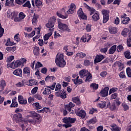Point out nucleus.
I'll list each match as a JSON object with an SVG mask.
<instances>
[{"instance_id": "f257e3e1", "label": "nucleus", "mask_w": 131, "mask_h": 131, "mask_svg": "<svg viewBox=\"0 0 131 131\" xmlns=\"http://www.w3.org/2000/svg\"><path fill=\"white\" fill-rule=\"evenodd\" d=\"M55 63L57 66L63 68L66 65V61L64 60V55L61 53H58L56 56Z\"/></svg>"}, {"instance_id": "f8f14e48", "label": "nucleus", "mask_w": 131, "mask_h": 131, "mask_svg": "<svg viewBox=\"0 0 131 131\" xmlns=\"http://www.w3.org/2000/svg\"><path fill=\"white\" fill-rule=\"evenodd\" d=\"M75 9H76V6H75V4L73 3L71 4L70 9L67 11V14H73V13H74V11H75Z\"/></svg>"}, {"instance_id": "2f4dec72", "label": "nucleus", "mask_w": 131, "mask_h": 131, "mask_svg": "<svg viewBox=\"0 0 131 131\" xmlns=\"http://www.w3.org/2000/svg\"><path fill=\"white\" fill-rule=\"evenodd\" d=\"M116 51V45L113 46L108 50V53L110 55L114 54Z\"/></svg>"}, {"instance_id": "ddd939ff", "label": "nucleus", "mask_w": 131, "mask_h": 131, "mask_svg": "<svg viewBox=\"0 0 131 131\" xmlns=\"http://www.w3.org/2000/svg\"><path fill=\"white\" fill-rule=\"evenodd\" d=\"M91 20L94 22H97L100 20V14L98 11H96L92 16Z\"/></svg>"}, {"instance_id": "4be33fe9", "label": "nucleus", "mask_w": 131, "mask_h": 131, "mask_svg": "<svg viewBox=\"0 0 131 131\" xmlns=\"http://www.w3.org/2000/svg\"><path fill=\"white\" fill-rule=\"evenodd\" d=\"M76 114L77 116H79V117H81L82 118H84V117H85V115H86L85 111L82 110L77 112Z\"/></svg>"}, {"instance_id": "09e8293b", "label": "nucleus", "mask_w": 131, "mask_h": 131, "mask_svg": "<svg viewBox=\"0 0 131 131\" xmlns=\"http://www.w3.org/2000/svg\"><path fill=\"white\" fill-rule=\"evenodd\" d=\"M57 15L59 18H61V19H67L68 18V15H63L62 14L59 13V12H57Z\"/></svg>"}, {"instance_id": "6ab92c4d", "label": "nucleus", "mask_w": 131, "mask_h": 131, "mask_svg": "<svg viewBox=\"0 0 131 131\" xmlns=\"http://www.w3.org/2000/svg\"><path fill=\"white\" fill-rule=\"evenodd\" d=\"M79 76H77V77L75 79H72L75 84L78 85V84H81V83H83V81H82V79H79Z\"/></svg>"}, {"instance_id": "cd10ccee", "label": "nucleus", "mask_w": 131, "mask_h": 131, "mask_svg": "<svg viewBox=\"0 0 131 131\" xmlns=\"http://www.w3.org/2000/svg\"><path fill=\"white\" fill-rule=\"evenodd\" d=\"M55 79H56V77H55V76H47L46 77V78H45V81H46V82H53V81H54V80H55Z\"/></svg>"}, {"instance_id": "de8ad7c7", "label": "nucleus", "mask_w": 131, "mask_h": 131, "mask_svg": "<svg viewBox=\"0 0 131 131\" xmlns=\"http://www.w3.org/2000/svg\"><path fill=\"white\" fill-rule=\"evenodd\" d=\"M23 7L25 8H28V9L31 8V4H30V2L29 1H28L25 4H24L23 5Z\"/></svg>"}, {"instance_id": "8fccbe9b", "label": "nucleus", "mask_w": 131, "mask_h": 131, "mask_svg": "<svg viewBox=\"0 0 131 131\" xmlns=\"http://www.w3.org/2000/svg\"><path fill=\"white\" fill-rule=\"evenodd\" d=\"M123 46H122V45H119L117 47V52H118V53H120L123 51Z\"/></svg>"}, {"instance_id": "338daca9", "label": "nucleus", "mask_w": 131, "mask_h": 131, "mask_svg": "<svg viewBox=\"0 0 131 131\" xmlns=\"http://www.w3.org/2000/svg\"><path fill=\"white\" fill-rule=\"evenodd\" d=\"M88 123H89V124H95V123H96V119H90L89 122Z\"/></svg>"}, {"instance_id": "e2e57ef3", "label": "nucleus", "mask_w": 131, "mask_h": 131, "mask_svg": "<svg viewBox=\"0 0 131 131\" xmlns=\"http://www.w3.org/2000/svg\"><path fill=\"white\" fill-rule=\"evenodd\" d=\"M14 59H15V56H10L7 58V62H12V60H14Z\"/></svg>"}, {"instance_id": "7c9ffc66", "label": "nucleus", "mask_w": 131, "mask_h": 131, "mask_svg": "<svg viewBox=\"0 0 131 131\" xmlns=\"http://www.w3.org/2000/svg\"><path fill=\"white\" fill-rule=\"evenodd\" d=\"M111 127L112 131H120V127L117 126L116 124L111 125Z\"/></svg>"}, {"instance_id": "a18cd8bd", "label": "nucleus", "mask_w": 131, "mask_h": 131, "mask_svg": "<svg viewBox=\"0 0 131 131\" xmlns=\"http://www.w3.org/2000/svg\"><path fill=\"white\" fill-rule=\"evenodd\" d=\"M14 45H15L14 42L13 41L11 42V40L10 39V38H8L7 40L5 46H7V47H8L9 46H14Z\"/></svg>"}, {"instance_id": "412c9836", "label": "nucleus", "mask_w": 131, "mask_h": 131, "mask_svg": "<svg viewBox=\"0 0 131 131\" xmlns=\"http://www.w3.org/2000/svg\"><path fill=\"white\" fill-rule=\"evenodd\" d=\"M104 59V55L102 54H99L96 56L95 59L94 60L95 63H99Z\"/></svg>"}, {"instance_id": "0e129e2a", "label": "nucleus", "mask_w": 131, "mask_h": 131, "mask_svg": "<svg viewBox=\"0 0 131 131\" xmlns=\"http://www.w3.org/2000/svg\"><path fill=\"white\" fill-rule=\"evenodd\" d=\"M18 16V12L13 11L11 13V16L12 18H16Z\"/></svg>"}, {"instance_id": "603ef678", "label": "nucleus", "mask_w": 131, "mask_h": 131, "mask_svg": "<svg viewBox=\"0 0 131 131\" xmlns=\"http://www.w3.org/2000/svg\"><path fill=\"white\" fill-rule=\"evenodd\" d=\"M118 96V94L117 93L112 94L111 95V100H116V99H117Z\"/></svg>"}, {"instance_id": "4468645a", "label": "nucleus", "mask_w": 131, "mask_h": 131, "mask_svg": "<svg viewBox=\"0 0 131 131\" xmlns=\"http://www.w3.org/2000/svg\"><path fill=\"white\" fill-rule=\"evenodd\" d=\"M91 38H92V36L89 35V34H87L85 36H83L81 38L80 41H81L82 42H85V41H87V42H89V41L91 40Z\"/></svg>"}, {"instance_id": "37998d69", "label": "nucleus", "mask_w": 131, "mask_h": 131, "mask_svg": "<svg viewBox=\"0 0 131 131\" xmlns=\"http://www.w3.org/2000/svg\"><path fill=\"white\" fill-rule=\"evenodd\" d=\"M118 91V88H111L108 93V95H111V94L115 93L116 92H117Z\"/></svg>"}, {"instance_id": "680f3d73", "label": "nucleus", "mask_w": 131, "mask_h": 131, "mask_svg": "<svg viewBox=\"0 0 131 131\" xmlns=\"http://www.w3.org/2000/svg\"><path fill=\"white\" fill-rule=\"evenodd\" d=\"M37 90H38V87H34L31 91V94H33V95H34V94H36Z\"/></svg>"}, {"instance_id": "a878e982", "label": "nucleus", "mask_w": 131, "mask_h": 131, "mask_svg": "<svg viewBox=\"0 0 131 131\" xmlns=\"http://www.w3.org/2000/svg\"><path fill=\"white\" fill-rule=\"evenodd\" d=\"M110 104H111L110 101H108L107 102V105H106L107 108H110L111 111H114V110H116V105L113 104L110 106Z\"/></svg>"}, {"instance_id": "49530a36", "label": "nucleus", "mask_w": 131, "mask_h": 131, "mask_svg": "<svg viewBox=\"0 0 131 131\" xmlns=\"http://www.w3.org/2000/svg\"><path fill=\"white\" fill-rule=\"evenodd\" d=\"M6 50L8 52H15V50H16V47H9L6 48Z\"/></svg>"}, {"instance_id": "473e14b6", "label": "nucleus", "mask_w": 131, "mask_h": 131, "mask_svg": "<svg viewBox=\"0 0 131 131\" xmlns=\"http://www.w3.org/2000/svg\"><path fill=\"white\" fill-rule=\"evenodd\" d=\"M85 56H86V54L84 53H78L76 54L75 58H81V59H82L83 58H84Z\"/></svg>"}, {"instance_id": "0eeeda50", "label": "nucleus", "mask_w": 131, "mask_h": 131, "mask_svg": "<svg viewBox=\"0 0 131 131\" xmlns=\"http://www.w3.org/2000/svg\"><path fill=\"white\" fill-rule=\"evenodd\" d=\"M77 15L80 19H82V20H86V15L84 14V13H83L82 8H80L78 9L77 11Z\"/></svg>"}, {"instance_id": "6e6552de", "label": "nucleus", "mask_w": 131, "mask_h": 131, "mask_svg": "<svg viewBox=\"0 0 131 131\" xmlns=\"http://www.w3.org/2000/svg\"><path fill=\"white\" fill-rule=\"evenodd\" d=\"M108 92H109V87H105L100 91L99 95L101 97H107L108 96Z\"/></svg>"}, {"instance_id": "b1692460", "label": "nucleus", "mask_w": 131, "mask_h": 131, "mask_svg": "<svg viewBox=\"0 0 131 131\" xmlns=\"http://www.w3.org/2000/svg\"><path fill=\"white\" fill-rule=\"evenodd\" d=\"M16 99L17 98L15 97V98L12 99V103L10 105L11 108H17L18 107V102Z\"/></svg>"}, {"instance_id": "e433bc0d", "label": "nucleus", "mask_w": 131, "mask_h": 131, "mask_svg": "<svg viewBox=\"0 0 131 131\" xmlns=\"http://www.w3.org/2000/svg\"><path fill=\"white\" fill-rule=\"evenodd\" d=\"M51 93L52 92L51 91V89L47 87V88L45 89L44 91L42 92V95H46L47 96H48V95H50V94H51Z\"/></svg>"}, {"instance_id": "69168bd1", "label": "nucleus", "mask_w": 131, "mask_h": 131, "mask_svg": "<svg viewBox=\"0 0 131 131\" xmlns=\"http://www.w3.org/2000/svg\"><path fill=\"white\" fill-rule=\"evenodd\" d=\"M42 64H41L40 62L38 61L37 63H36L35 68H40V67H42Z\"/></svg>"}, {"instance_id": "c756f323", "label": "nucleus", "mask_w": 131, "mask_h": 131, "mask_svg": "<svg viewBox=\"0 0 131 131\" xmlns=\"http://www.w3.org/2000/svg\"><path fill=\"white\" fill-rule=\"evenodd\" d=\"M6 87V81L5 80H0V90L1 91H4L5 88Z\"/></svg>"}, {"instance_id": "f3484780", "label": "nucleus", "mask_w": 131, "mask_h": 131, "mask_svg": "<svg viewBox=\"0 0 131 131\" xmlns=\"http://www.w3.org/2000/svg\"><path fill=\"white\" fill-rule=\"evenodd\" d=\"M13 74L14 75H16V76H19V77H22L23 73L22 69H17L13 72Z\"/></svg>"}, {"instance_id": "79ce46f5", "label": "nucleus", "mask_w": 131, "mask_h": 131, "mask_svg": "<svg viewBox=\"0 0 131 131\" xmlns=\"http://www.w3.org/2000/svg\"><path fill=\"white\" fill-rule=\"evenodd\" d=\"M129 30L127 28H124L121 32L122 36L125 37L127 36V33Z\"/></svg>"}, {"instance_id": "9d476101", "label": "nucleus", "mask_w": 131, "mask_h": 131, "mask_svg": "<svg viewBox=\"0 0 131 131\" xmlns=\"http://www.w3.org/2000/svg\"><path fill=\"white\" fill-rule=\"evenodd\" d=\"M55 21L56 20L53 18L50 19L48 23L46 24V27H47V28H53V27L55 26Z\"/></svg>"}, {"instance_id": "c85d7f7f", "label": "nucleus", "mask_w": 131, "mask_h": 131, "mask_svg": "<svg viewBox=\"0 0 131 131\" xmlns=\"http://www.w3.org/2000/svg\"><path fill=\"white\" fill-rule=\"evenodd\" d=\"M86 77V79L85 80V82H89V81H91V79H92V78H93V75L91 74V73L90 72H89L85 76Z\"/></svg>"}, {"instance_id": "72a5a7b5", "label": "nucleus", "mask_w": 131, "mask_h": 131, "mask_svg": "<svg viewBox=\"0 0 131 131\" xmlns=\"http://www.w3.org/2000/svg\"><path fill=\"white\" fill-rule=\"evenodd\" d=\"M107 105V102L105 101H100L98 104V106L101 108H105Z\"/></svg>"}, {"instance_id": "aec40b11", "label": "nucleus", "mask_w": 131, "mask_h": 131, "mask_svg": "<svg viewBox=\"0 0 131 131\" xmlns=\"http://www.w3.org/2000/svg\"><path fill=\"white\" fill-rule=\"evenodd\" d=\"M75 106V104H74L72 102H70L68 104H67L65 105V109L66 110H67L69 111V112H70L71 111V109L73 108Z\"/></svg>"}, {"instance_id": "20e7f679", "label": "nucleus", "mask_w": 131, "mask_h": 131, "mask_svg": "<svg viewBox=\"0 0 131 131\" xmlns=\"http://www.w3.org/2000/svg\"><path fill=\"white\" fill-rule=\"evenodd\" d=\"M13 119L16 122V123H19V122H22L23 121V117L22 116V114L17 113L13 116Z\"/></svg>"}, {"instance_id": "5701e85b", "label": "nucleus", "mask_w": 131, "mask_h": 131, "mask_svg": "<svg viewBox=\"0 0 131 131\" xmlns=\"http://www.w3.org/2000/svg\"><path fill=\"white\" fill-rule=\"evenodd\" d=\"M88 72V71L86 70H82L79 72V75L81 78H83L84 76H86Z\"/></svg>"}, {"instance_id": "bf43d9fd", "label": "nucleus", "mask_w": 131, "mask_h": 131, "mask_svg": "<svg viewBox=\"0 0 131 131\" xmlns=\"http://www.w3.org/2000/svg\"><path fill=\"white\" fill-rule=\"evenodd\" d=\"M34 97L35 98V99L39 100V101H41V100H42V97L39 94H35Z\"/></svg>"}, {"instance_id": "774afa93", "label": "nucleus", "mask_w": 131, "mask_h": 131, "mask_svg": "<svg viewBox=\"0 0 131 131\" xmlns=\"http://www.w3.org/2000/svg\"><path fill=\"white\" fill-rule=\"evenodd\" d=\"M24 30L25 31H27V32H31V31H32V28L26 27L24 28Z\"/></svg>"}, {"instance_id": "39448f33", "label": "nucleus", "mask_w": 131, "mask_h": 131, "mask_svg": "<svg viewBox=\"0 0 131 131\" xmlns=\"http://www.w3.org/2000/svg\"><path fill=\"white\" fill-rule=\"evenodd\" d=\"M110 12L107 10H103L102 13L103 14V23H107L109 20V13Z\"/></svg>"}, {"instance_id": "dca6fc26", "label": "nucleus", "mask_w": 131, "mask_h": 131, "mask_svg": "<svg viewBox=\"0 0 131 131\" xmlns=\"http://www.w3.org/2000/svg\"><path fill=\"white\" fill-rule=\"evenodd\" d=\"M18 101L19 104H21V105L27 104V100L25 99L22 95L18 96Z\"/></svg>"}, {"instance_id": "bb28decb", "label": "nucleus", "mask_w": 131, "mask_h": 131, "mask_svg": "<svg viewBox=\"0 0 131 131\" xmlns=\"http://www.w3.org/2000/svg\"><path fill=\"white\" fill-rule=\"evenodd\" d=\"M38 83L37 82V80L35 79H31L29 80V86H32V85H38Z\"/></svg>"}, {"instance_id": "f03ea898", "label": "nucleus", "mask_w": 131, "mask_h": 131, "mask_svg": "<svg viewBox=\"0 0 131 131\" xmlns=\"http://www.w3.org/2000/svg\"><path fill=\"white\" fill-rule=\"evenodd\" d=\"M75 121H76V119L75 118H72L67 117H64L63 119V122L66 124H63V126L66 127V128H68V127H71V126H72L71 123H74Z\"/></svg>"}, {"instance_id": "ea45409f", "label": "nucleus", "mask_w": 131, "mask_h": 131, "mask_svg": "<svg viewBox=\"0 0 131 131\" xmlns=\"http://www.w3.org/2000/svg\"><path fill=\"white\" fill-rule=\"evenodd\" d=\"M72 101L77 105H80V100H79V98L78 97L73 98Z\"/></svg>"}, {"instance_id": "6e6d98bb", "label": "nucleus", "mask_w": 131, "mask_h": 131, "mask_svg": "<svg viewBox=\"0 0 131 131\" xmlns=\"http://www.w3.org/2000/svg\"><path fill=\"white\" fill-rule=\"evenodd\" d=\"M124 56L127 59H130V52L127 51L124 53Z\"/></svg>"}, {"instance_id": "13d9d810", "label": "nucleus", "mask_w": 131, "mask_h": 131, "mask_svg": "<svg viewBox=\"0 0 131 131\" xmlns=\"http://www.w3.org/2000/svg\"><path fill=\"white\" fill-rule=\"evenodd\" d=\"M63 92L62 93H61V95H60V98H61V99H66V98H67V94H66V92H64V90H63Z\"/></svg>"}, {"instance_id": "58836bf2", "label": "nucleus", "mask_w": 131, "mask_h": 131, "mask_svg": "<svg viewBox=\"0 0 131 131\" xmlns=\"http://www.w3.org/2000/svg\"><path fill=\"white\" fill-rule=\"evenodd\" d=\"M33 54L35 56H38L39 55V48L35 47L33 49Z\"/></svg>"}, {"instance_id": "1a4fd4ad", "label": "nucleus", "mask_w": 131, "mask_h": 131, "mask_svg": "<svg viewBox=\"0 0 131 131\" xmlns=\"http://www.w3.org/2000/svg\"><path fill=\"white\" fill-rule=\"evenodd\" d=\"M23 74L27 77L30 76V68L28 67H25L23 70Z\"/></svg>"}, {"instance_id": "f704fd0d", "label": "nucleus", "mask_w": 131, "mask_h": 131, "mask_svg": "<svg viewBox=\"0 0 131 131\" xmlns=\"http://www.w3.org/2000/svg\"><path fill=\"white\" fill-rule=\"evenodd\" d=\"M85 7L86 8V9H88V10L90 11V15L92 16V15H93V14H95V13H96V9L93 8H91L90 7V6H89V5H86Z\"/></svg>"}, {"instance_id": "2eb2a0df", "label": "nucleus", "mask_w": 131, "mask_h": 131, "mask_svg": "<svg viewBox=\"0 0 131 131\" xmlns=\"http://www.w3.org/2000/svg\"><path fill=\"white\" fill-rule=\"evenodd\" d=\"M32 5L33 7H40L42 5V2L40 1V0H32L31 1Z\"/></svg>"}, {"instance_id": "3c124183", "label": "nucleus", "mask_w": 131, "mask_h": 131, "mask_svg": "<svg viewBox=\"0 0 131 131\" xmlns=\"http://www.w3.org/2000/svg\"><path fill=\"white\" fill-rule=\"evenodd\" d=\"M90 86L93 90H98L99 88V85L97 84H96V83H93L91 84Z\"/></svg>"}, {"instance_id": "c9c22d12", "label": "nucleus", "mask_w": 131, "mask_h": 131, "mask_svg": "<svg viewBox=\"0 0 131 131\" xmlns=\"http://www.w3.org/2000/svg\"><path fill=\"white\" fill-rule=\"evenodd\" d=\"M109 32L111 34H115L117 32V29L115 27H111L109 28Z\"/></svg>"}, {"instance_id": "864d4df0", "label": "nucleus", "mask_w": 131, "mask_h": 131, "mask_svg": "<svg viewBox=\"0 0 131 131\" xmlns=\"http://www.w3.org/2000/svg\"><path fill=\"white\" fill-rule=\"evenodd\" d=\"M126 72L127 73V75L128 77H131V69L128 67L126 68Z\"/></svg>"}, {"instance_id": "393cba45", "label": "nucleus", "mask_w": 131, "mask_h": 131, "mask_svg": "<svg viewBox=\"0 0 131 131\" xmlns=\"http://www.w3.org/2000/svg\"><path fill=\"white\" fill-rule=\"evenodd\" d=\"M32 106L34 109H35L36 110H39V109H41L42 108V106H41V105L39 104V103L38 102L33 103L32 104Z\"/></svg>"}, {"instance_id": "4d7b16f0", "label": "nucleus", "mask_w": 131, "mask_h": 131, "mask_svg": "<svg viewBox=\"0 0 131 131\" xmlns=\"http://www.w3.org/2000/svg\"><path fill=\"white\" fill-rule=\"evenodd\" d=\"M18 16H19V18L21 20H23V19H24V18L26 17V16L25 15V14H24L23 12L19 13Z\"/></svg>"}, {"instance_id": "9b49d317", "label": "nucleus", "mask_w": 131, "mask_h": 131, "mask_svg": "<svg viewBox=\"0 0 131 131\" xmlns=\"http://www.w3.org/2000/svg\"><path fill=\"white\" fill-rule=\"evenodd\" d=\"M20 66H21V61L19 60L13 61L11 63V68H18Z\"/></svg>"}, {"instance_id": "052dcab7", "label": "nucleus", "mask_w": 131, "mask_h": 131, "mask_svg": "<svg viewBox=\"0 0 131 131\" xmlns=\"http://www.w3.org/2000/svg\"><path fill=\"white\" fill-rule=\"evenodd\" d=\"M86 30L88 32H91L92 31V25H87L86 27Z\"/></svg>"}, {"instance_id": "4c0bfd02", "label": "nucleus", "mask_w": 131, "mask_h": 131, "mask_svg": "<svg viewBox=\"0 0 131 131\" xmlns=\"http://www.w3.org/2000/svg\"><path fill=\"white\" fill-rule=\"evenodd\" d=\"M122 17L124 18L122 21V24H128V22H129V20H130L129 17H127L125 18V16H122Z\"/></svg>"}, {"instance_id": "5fc2aeb1", "label": "nucleus", "mask_w": 131, "mask_h": 131, "mask_svg": "<svg viewBox=\"0 0 131 131\" xmlns=\"http://www.w3.org/2000/svg\"><path fill=\"white\" fill-rule=\"evenodd\" d=\"M112 62V58H107L106 59H104L102 63H104L107 64V63H111Z\"/></svg>"}, {"instance_id": "a19ab883", "label": "nucleus", "mask_w": 131, "mask_h": 131, "mask_svg": "<svg viewBox=\"0 0 131 131\" xmlns=\"http://www.w3.org/2000/svg\"><path fill=\"white\" fill-rule=\"evenodd\" d=\"M37 19H38V15L34 13L33 16V18L32 19V24H35V23H36V21H37Z\"/></svg>"}, {"instance_id": "7ed1b4c3", "label": "nucleus", "mask_w": 131, "mask_h": 131, "mask_svg": "<svg viewBox=\"0 0 131 131\" xmlns=\"http://www.w3.org/2000/svg\"><path fill=\"white\" fill-rule=\"evenodd\" d=\"M58 28L62 31H68L70 32V29L68 28V26L65 24H63L60 19L58 20Z\"/></svg>"}, {"instance_id": "423d86ee", "label": "nucleus", "mask_w": 131, "mask_h": 131, "mask_svg": "<svg viewBox=\"0 0 131 131\" xmlns=\"http://www.w3.org/2000/svg\"><path fill=\"white\" fill-rule=\"evenodd\" d=\"M29 115H27V117H35L36 118L37 120H39L40 119V115L35 111H31L29 112Z\"/></svg>"}, {"instance_id": "a211bd4d", "label": "nucleus", "mask_w": 131, "mask_h": 131, "mask_svg": "<svg viewBox=\"0 0 131 131\" xmlns=\"http://www.w3.org/2000/svg\"><path fill=\"white\" fill-rule=\"evenodd\" d=\"M49 31L50 32L45 34V35L43 36L44 40H48L49 38H50V37L52 36L53 34V31H54V29H49Z\"/></svg>"}, {"instance_id": "c03bdc74", "label": "nucleus", "mask_w": 131, "mask_h": 131, "mask_svg": "<svg viewBox=\"0 0 131 131\" xmlns=\"http://www.w3.org/2000/svg\"><path fill=\"white\" fill-rule=\"evenodd\" d=\"M28 122H29V123H31V124H33L34 125L35 124H37V123H38V122H39V121H37V120H32V119H29L28 120Z\"/></svg>"}]
</instances>
